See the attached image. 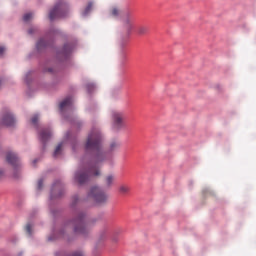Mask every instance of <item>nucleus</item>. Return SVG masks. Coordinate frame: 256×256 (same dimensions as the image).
<instances>
[{"mask_svg":"<svg viewBox=\"0 0 256 256\" xmlns=\"http://www.w3.org/2000/svg\"><path fill=\"white\" fill-rule=\"evenodd\" d=\"M133 23H135V17H133V14L126 13L123 16V24L128 33H131V30L133 29Z\"/></svg>","mask_w":256,"mask_h":256,"instance_id":"7","label":"nucleus"},{"mask_svg":"<svg viewBox=\"0 0 256 256\" xmlns=\"http://www.w3.org/2000/svg\"><path fill=\"white\" fill-rule=\"evenodd\" d=\"M86 89H87L88 93H91L93 91V89H95V84H93V83L87 84Z\"/></svg>","mask_w":256,"mask_h":256,"instance_id":"24","label":"nucleus"},{"mask_svg":"<svg viewBox=\"0 0 256 256\" xmlns=\"http://www.w3.org/2000/svg\"><path fill=\"white\" fill-rule=\"evenodd\" d=\"M6 161L10 165H12L14 169H17V167L21 166V161L19 160V156H17L15 152H8L6 155Z\"/></svg>","mask_w":256,"mask_h":256,"instance_id":"6","label":"nucleus"},{"mask_svg":"<svg viewBox=\"0 0 256 256\" xmlns=\"http://www.w3.org/2000/svg\"><path fill=\"white\" fill-rule=\"evenodd\" d=\"M119 191H120L123 195H125V193H129V191H131V188H129V186H127V185H121V186L119 187Z\"/></svg>","mask_w":256,"mask_h":256,"instance_id":"19","label":"nucleus"},{"mask_svg":"<svg viewBox=\"0 0 256 256\" xmlns=\"http://www.w3.org/2000/svg\"><path fill=\"white\" fill-rule=\"evenodd\" d=\"M30 19H33V14L32 13H26L23 16V21H25V22L29 21Z\"/></svg>","mask_w":256,"mask_h":256,"instance_id":"23","label":"nucleus"},{"mask_svg":"<svg viewBox=\"0 0 256 256\" xmlns=\"http://www.w3.org/2000/svg\"><path fill=\"white\" fill-rule=\"evenodd\" d=\"M28 33H29V35H32V33H33V28L29 29V30H28Z\"/></svg>","mask_w":256,"mask_h":256,"instance_id":"31","label":"nucleus"},{"mask_svg":"<svg viewBox=\"0 0 256 256\" xmlns=\"http://www.w3.org/2000/svg\"><path fill=\"white\" fill-rule=\"evenodd\" d=\"M37 161H38L37 159H36V160H34V161H33V165H35V164L37 163Z\"/></svg>","mask_w":256,"mask_h":256,"instance_id":"33","label":"nucleus"},{"mask_svg":"<svg viewBox=\"0 0 256 256\" xmlns=\"http://www.w3.org/2000/svg\"><path fill=\"white\" fill-rule=\"evenodd\" d=\"M61 149H63V143L58 144L56 147L53 157H57L58 155H61Z\"/></svg>","mask_w":256,"mask_h":256,"instance_id":"18","label":"nucleus"},{"mask_svg":"<svg viewBox=\"0 0 256 256\" xmlns=\"http://www.w3.org/2000/svg\"><path fill=\"white\" fill-rule=\"evenodd\" d=\"M49 71L51 72V71H53V70L49 69Z\"/></svg>","mask_w":256,"mask_h":256,"instance_id":"34","label":"nucleus"},{"mask_svg":"<svg viewBox=\"0 0 256 256\" xmlns=\"http://www.w3.org/2000/svg\"><path fill=\"white\" fill-rule=\"evenodd\" d=\"M61 195H63V193L60 192L56 197H61Z\"/></svg>","mask_w":256,"mask_h":256,"instance_id":"32","label":"nucleus"},{"mask_svg":"<svg viewBox=\"0 0 256 256\" xmlns=\"http://www.w3.org/2000/svg\"><path fill=\"white\" fill-rule=\"evenodd\" d=\"M119 47L122 51V59H124V61L127 59V54L125 53V47H127V41H121L119 43Z\"/></svg>","mask_w":256,"mask_h":256,"instance_id":"14","label":"nucleus"},{"mask_svg":"<svg viewBox=\"0 0 256 256\" xmlns=\"http://www.w3.org/2000/svg\"><path fill=\"white\" fill-rule=\"evenodd\" d=\"M112 243H119V233H114L111 236Z\"/></svg>","mask_w":256,"mask_h":256,"instance_id":"22","label":"nucleus"},{"mask_svg":"<svg viewBox=\"0 0 256 256\" xmlns=\"http://www.w3.org/2000/svg\"><path fill=\"white\" fill-rule=\"evenodd\" d=\"M136 33L140 37H143L144 35H147L149 33V26L139 25L138 27H136Z\"/></svg>","mask_w":256,"mask_h":256,"instance_id":"13","label":"nucleus"},{"mask_svg":"<svg viewBox=\"0 0 256 256\" xmlns=\"http://www.w3.org/2000/svg\"><path fill=\"white\" fill-rule=\"evenodd\" d=\"M71 105H73V98L67 97L60 103L59 109L60 111H65V109H67V107H71Z\"/></svg>","mask_w":256,"mask_h":256,"instance_id":"12","label":"nucleus"},{"mask_svg":"<svg viewBox=\"0 0 256 256\" xmlns=\"http://www.w3.org/2000/svg\"><path fill=\"white\" fill-rule=\"evenodd\" d=\"M5 53V47H0V55H3Z\"/></svg>","mask_w":256,"mask_h":256,"instance_id":"30","label":"nucleus"},{"mask_svg":"<svg viewBox=\"0 0 256 256\" xmlns=\"http://www.w3.org/2000/svg\"><path fill=\"white\" fill-rule=\"evenodd\" d=\"M67 15V4L60 2L54 6V8L49 13L50 21H55L57 19H63Z\"/></svg>","mask_w":256,"mask_h":256,"instance_id":"3","label":"nucleus"},{"mask_svg":"<svg viewBox=\"0 0 256 256\" xmlns=\"http://www.w3.org/2000/svg\"><path fill=\"white\" fill-rule=\"evenodd\" d=\"M36 47H37L38 51H41V49H43L44 47H47V41H45V39H40L37 42Z\"/></svg>","mask_w":256,"mask_h":256,"instance_id":"16","label":"nucleus"},{"mask_svg":"<svg viewBox=\"0 0 256 256\" xmlns=\"http://www.w3.org/2000/svg\"><path fill=\"white\" fill-rule=\"evenodd\" d=\"M51 139V130L49 129H42L40 132V141L43 143H47Z\"/></svg>","mask_w":256,"mask_h":256,"instance_id":"9","label":"nucleus"},{"mask_svg":"<svg viewBox=\"0 0 256 256\" xmlns=\"http://www.w3.org/2000/svg\"><path fill=\"white\" fill-rule=\"evenodd\" d=\"M38 191H41L43 189V180H39L37 184Z\"/></svg>","mask_w":256,"mask_h":256,"instance_id":"28","label":"nucleus"},{"mask_svg":"<svg viewBox=\"0 0 256 256\" xmlns=\"http://www.w3.org/2000/svg\"><path fill=\"white\" fill-rule=\"evenodd\" d=\"M111 123L114 131H121L125 127V114L122 112H112Z\"/></svg>","mask_w":256,"mask_h":256,"instance_id":"4","label":"nucleus"},{"mask_svg":"<svg viewBox=\"0 0 256 256\" xmlns=\"http://www.w3.org/2000/svg\"><path fill=\"white\" fill-rule=\"evenodd\" d=\"M119 15H121V10H119V8L114 7L110 10L111 17H119Z\"/></svg>","mask_w":256,"mask_h":256,"instance_id":"17","label":"nucleus"},{"mask_svg":"<svg viewBox=\"0 0 256 256\" xmlns=\"http://www.w3.org/2000/svg\"><path fill=\"white\" fill-rule=\"evenodd\" d=\"M91 9H93V2H89L87 7L85 8L84 12H83V15H87Z\"/></svg>","mask_w":256,"mask_h":256,"instance_id":"20","label":"nucleus"},{"mask_svg":"<svg viewBox=\"0 0 256 256\" xmlns=\"http://www.w3.org/2000/svg\"><path fill=\"white\" fill-rule=\"evenodd\" d=\"M85 217H87V214L84 212H79L76 218L71 222V225L74 227V233L78 235H87L91 227L95 225L97 221L96 219L88 220L85 222Z\"/></svg>","mask_w":256,"mask_h":256,"instance_id":"2","label":"nucleus"},{"mask_svg":"<svg viewBox=\"0 0 256 256\" xmlns=\"http://www.w3.org/2000/svg\"><path fill=\"white\" fill-rule=\"evenodd\" d=\"M31 229H33V226L31 224H27L25 227V231L29 236L32 235Z\"/></svg>","mask_w":256,"mask_h":256,"instance_id":"25","label":"nucleus"},{"mask_svg":"<svg viewBox=\"0 0 256 256\" xmlns=\"http://www.w3.org/2000/svg\"><path fill=\"white\" fill-rule=\"evenodd\" d=\"M119 147H121V142H119V140H112L110 141L109 145H108V151L109 153H113L114 151H117V149H119Z\"/></svg>","mask_w":256,"mask_h":256,"instance_id":"11","label":"nucleus"},{"mask_svg":"<svg viewBox=\"0 0 256 256\" xmlns=\"http://www.w3.org/2000/svg\"><path fill=\"white\" fill-rule=\"evenodd\" d=\"M2 123L4 125H7V127H12V125H15V117H13V114H11V112H7L3 116Z\"/></svg>","mask_w":256,"mask_h":256,"instance_id":"8","label":"nucleus"},{"mask_svg":"<svg viewBox=\"0 0 256 256\" xmlns=\"http://www.w3.org/2000/svg\"><path fill=\"white\" fill-rule=\"evenodd\" d=\"M37 121H39V115H34L31 119L33 125H37Z\"/></svg>","mask_w":256,"mask_h":256,"instance_id":"26","label":"nucleus"},{"mask_svg":"<svg viewBox=\"0 0 256 256\" xmlns=\"http://www.w3.org/2000/svg\"><path fill=\"white\" fill-rule=\"evenodd\" d=\"M88 195L92 197L96 203H105V201H107V194L99 187H92Z\"/></svg>","mask_w":256,"mask_h":256,"instance_id":"5","label":"nucleus"},{"mask_svg":"<svg viewBox=\"0 0 256 256\" xmlns=\"http://www.w3.org/2000/svg\"><path fill=\"white\" fill-rule=\"evenodd\" d=\"M84 151L82 166L74 174L78 185H85L91 181V177L101 175V163L105 161V151H103V135L99 129L94 128L90 132L84 145Z\"/></svg>","mask_w":256,"mask_h":256,"instance_id":"1","label":"nucleus"},{"mask_svg":"<svg viewBox=\"0 0 256 256\" xmlns=\"http://www.w3.org/2000/svg\"><path fill=\"white\" fill-rule=\"evenodd\" d=\"M114 181H115V176H113L111 174L106 176V178H105V183H106L107 187H111L113 185Z\"/></svg>","mask_w":256,"mask_h":256,"instance_id":"15","label":"nucleus"},{"mask_svg":"<svg viewBox=\"0 0 256 256\" xmlns=\"http://www.w3.org/2000/svg\"><path fill=\"white\" fill-rule=\"evenodd\" d=\"M60 188H61V184L60 183L54 184L53 187H52V195H53V193H55L56 189H60Z\"/></svg>","mask_w":256,"mask_h":256,"instance_id":"27","label":"nucleus"},{"mask_svg":"<svg viewBox=\"0 0 256 256\" xmlns=\"http://www.w3.org/2000/svg\"><path fill=\"white\" fill-rule=\"evenodd\" d=\"M110 229L108 226H105L99 233L98 239L99 241H107V238L109 237Z\"/></svg>","mask_w":256,"mask_h":256,"instance_id":"10","label":"nucleus"},{"mask_svg":"<svg viewBox=\"0 0 256 256\" xmlns=\"http://www.w3.org/2000/svg\"><path fill=\"white\" fill-rule=\"evenodd\" d=\"M0 85H1V80H0Z\"/></svg>","mask_w":256,"mask_h":256,"instance_id":"35","label":"nucleus"},{"mask_svg":"<svg viewBox=\"0 0 256 256\" xmlns=\"http://www.w3.org/2000/svg\"><path fill=\"white\" fill-rule=\"evenodd\" d=\"M72 199H73L72 205H75V203H77V201H79L78 196H74Z\"/></svg>","mask_w":256,"mask_h":256,"instance_id":"29","label":"nucleus"},{"mask_svg":"<svg viewBox=\"0 0 256 256\" xmlns=\"http://www.w3.org/2000/svg\"><path fill=\"white\" fill-rule=\"evenodd\" d=\"M72 50H73V47H71V45H69V44H66V45H64L63 53H64V55H68V53Z\"/></svg>","mask_w":256,"mask_h":256,"instance_id":"21","label":"nucleus"}]
</instances>
